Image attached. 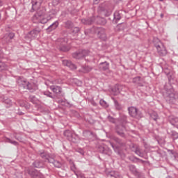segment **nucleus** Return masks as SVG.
Listing matches in <instances>:
<instances>
[{
    "label": "nucleus",
    "mask_w": 178,
    "mask_h": 178,
    "mask_svg": "<svg viewBox=\"0 0 178 178\" xmlns=\"http://www.w3.org/2000/svg\"><path fill=\"white\" fill-rule=\"evenodd\" d=\"M129 169L130 172H131L132 175H134L135 176H138V171L137 170L136 165H129Z\"/></svg>",
    "instance_id": "4be33fe9"
},
{
    "label": "nucleus",
    "mask_w": 178,
    "mask_h": 178,
    "mask_svg": "<svg viewBox=\"0 0 178 178\" xmlns=\"http://www.w3.org/2000/svg\"><path fill=\"white\" fill-rule=\"evenodd\" d=\"M1 49H2L0 47V59H2V58H3V53H2V51H1Z\"/></svg>",
    "instance_id": "c03bdc74"
},
{
    "label": "nucleus",
    "mask_w": 178,
    "mask_h": 178,
    "mask_svg": "<svg viewBox=\"0 0 178 178\" xmlns=\"http://www.w3.org/2000/svg\"><path fill=\"white\" fill-rule=\"evenodd\" d=\"M28 173L33 178H44L42 174L40 172V171L35 169L28 170Z\"/></svg>",
    "instance_id": "9d476101"
},
{
    "label": "nucleus",
    "mask_w": 178,
    "mask_h": 178,
    "mask_svg": "<svg viewBox=\"0 0 178 178\" xmlns=\"http://www.w3.org/2000/svg\"><path fill=\"white\" fill-rule=\"evenodd\" d=\"M134 152L136 154V155H138L139 156H143V152H141V149H140L139 147H136Z\"/></svg>",
    "instance_id": "4c0bfd02"
},
{
    "label": "nucleus",
    "mask_w": 178,
    "mask_h": 178,
    "mask_svg": "<svg viewBox=\"0 0 178 178\" xmlns=\"http://www.w3.org/2000/svg\"><path fill=\"white\" fill-rule=\"evenodd\" d=\"M22 86H24V88H26V90H29L30 91H35V84L33 83H30L27 81H22Z\"/></svg>",
    "instance_id": "ddd939ff"
},
{
    "label": "nucleus",
    "mask_w": 178,
    "mask_h": 178,
    "mask_svg": "<svg viewBox=\"0 0 178 178\" xmlns=\"http://www.w3.org/2000/svg\"><path fill=\"white\" fill-rule=\"evenodd\" d=\"M5 104H7L8 105H12V101L9 100V99H7V100H5Z\"/></svg>",
    "instance_id": "79ce46f5"
},
{
    "label": "nucleus",
    "mask_w": 178,
    "mask_h": 178,
    "mask_svg": "<svg viewBox=\"0 0 178 178\" xmlns=\"http://www.w3.org/2000/svg\"><path fill=\"white\" fill-rule=\"evenodd\" d=\"M12 136L14 137V138H15V140H17L18 141H20V140H22V138L19 136H22L21 132H13Z\"/></svg>",
    "instance_id": "c85d7f7f"
},
{
    "label": "nucleus",
    "mask_w": 178,
    "mask_h": 178,
    "mask_svg": "<svg viewBox=\"0 0 178 178\" xmlns=\"http://www.w3.org/2000/svg\"><path fill=\"white\" fill-rule=\"evenodd\" d=\"M100 0H94V3H98Z\"/></svg>",
    "instance_id": "de8ad7c7"
},
{
    "label": "nucleus",
    "mask_w": 178,
    "mask_h": 178,
    "mask_svg": "<svg viewBox=\"0 0 178 178\" xmlns=\"http://www.w3.org/2000/svg\"><path fill=\"white\" fill-rule=\"evenodd\" d=\"M108 120L111 122V123H115V119L112 117H108Z\"/></svg>",
    "instance_id": "37998d69"
},
{
    "label": "nucleus",
    "mask_w": 178,
    "mask_h": 178,
    "mask_svg": "<svg viewBox=\"0 0 178 178\" xmlns=\"http://www.w3.org/2000/svg\"><path fill=\"white\" fill-rule=\"evenodd\" d=\"M43 95H45L46 97H48L49 98L54 99V96L52 95V92H51L48 90L44 91Z\"/></svg>",
    "instance_id": "f704fd0d"
},
{
    "label": "nucleus",
    "mask_w": 178,
    "mask_h": 178,
    "mask_svg": "<svg viewBox=\"0 0 178 178\" xmlns=\"http://www.w3.org/2000/svg\"><path fill=\"white\" fill-rule=\"evenodd\" d=\"M114 22L115 23H118V22H119V20H120V19H122V15H120V13H119L118 11L114 13Z\"/></svg>",
    "instance_id": "bb28decb"
},
{
    "label": "nucleus",
    "mask_w": 178,
    "mask_h": 178,
    "mask_svg": "<svg viewBox=\"0 0 178 178\" xmlns=\"http://www.w3.org/2000/svg\"><path fill=\"white\" fill-rule=\"evenodd\" d=\"M92 70V68L90 66L83 65L82 66L81 72L83 73H89V72H91Z\"/></svg>",
    "instance_id": "a878e982"
},
{
    "label": "nucleus",
    "mask_w": 178,
    "mask_h": 178,
    "mask_svg": "<svg viewBox=\"0 0 178 178\" xmlns=\"http://www.w3.org/2000/svg\"><path fill=\"white\" fill-rule=\"evenodd\" d=\"M177 137H178V134H177Z\"/></svg>",
    "instance_id": "e2e57ef3"
},
{
    "label": "nucleus",
    "mask_w": 178,
    "mask_h": 178,
    "mask_svg": "<svg viewBox=\"0 0 178 178\" xmlns=\"http://www.w3.org/2000/svg\"><path fill=\"white\" fill-rule=\"evenodd\" d=\"M70 169L71 170H72V172H74V175H76V176H77V177H79V173H77V172H76V170H77V168H76V164H71L70 165Z\"/></svg>",
    "instance_id": "7c9ffc66"
},
{
    "label": "nucleus",
    "mask_w": 178,
    "mask_h": 178,
    "mask_svg": "<svg viewBox=\"0 0 178 178\" xmlns=\"http://www.w3.org/2000/svg\"><path fill=\"white\" fill-rule=\"evenodd\" d=\"M81 23L83 24H86L90 26V24H92V23H97V24H106V20H105V18L101 17L99 16L97 17H92L90 18H86V19H82Z\"/></svg>",
    "instance_id": "f03ea898"
},
{
    "label": "nucleus",
    "mask_w": 178,
    "mask_h": 178,
    "mask_svg": "<svg viewBox=\"0 0 178 178\" xmlns=\"http://www.w3.org/2000/svg\"><path fill=\"white\" fill-rule=\"evenodd\" d=\"M111 145H112V147H113V145L111 144Z\"/></svg>",
    "instance_id": "052dcab7"
},
{
    "label": "nucleus",
    "mask_w": 178,
    "mask_h": 178,
    "mask_svg": "<svg viewBox=\"0 0 178 178\" xmlns=\"http://www.w3.org/2000/svg\"><path fill=\"white\" fill-rule=\"evenodd\" d=\"M176 127H177V129H178V126H177Z\"/></svg>",
    "instance_id": "bf43d9fd"
},
{
    "label": "nucleus",
    "mask_w": 178,
    "mask_h": 178,
    "mask_svg": "<svg viewBox=\"0 0 178 178\" xmlns=\"http://www.w3.org/2000/svg\"><path fill=\"white\" fill-rule=\"evenodd\" d=\"M14 37H15V33H7L3 37V38L1 39V41L3 44H9V42H10L12 40H13Z\"/></svg>",
    "instance_id": "9b49d317"
},
{
    "label": "nucleus",
    "mask_w": 178,
    "mask_h": 178,
    "mask_svg": "<svg viewBox=\"0 0 178 178\" xmlns=\"http://www.w3.org/2000/svg\"><path fill=\"white\" fill-rule=\"evenodd\" d=\"M50 163H53L55 168H62V165H63L62 162L55 160L54 159V156H53V161L50 162Z\"/></svg>",
    "instance_id": "393cba45"
},
{
    "label": "nucleus",
    "mask_w": 178,
    "mask_h": 178,
    "mask_svg": "<svg viewBox=\"0 0 178 178\" xmlns=\"http://www.w3.org/2000/svg\"><path fill=\"white\" fill-rule=\"evenodd\" d=\"M173 1H178V0H173Z\"/></svg>",
    "instance_id": "4d7b16f0"
},
{
    "label": "nucleus",
    "mask_w": 178,
    "mask_h": 178,
    "mask_svg": "<svg viewBox=\"0 0 178 178\" xmlns=\"http://www.w3.org/2000/svg\"><path fill=\"white\" fill-rule=\"evenodd\" d=\"M99 69L105 72L109 69V64L106 61L101 63L99 64Z\"/></svg>",
    "instance_id": "aec40b11"
},
{
    "label": "nucleus",
    "mask_w": 178,
    "mask_h": 178,
    "mask_svg": "<svg viewBox=\"0 0 178 178\" xmlns=\"http://www.w3.org/2000/svg\"><path fill=\"white\" fill-rule=\"evenodd\" d=\"M170 122L172 126L177 127L178 126V118L177 117H171L170 118Z\"/></svg>",
    "instance_id": "5701e85b"
},
{
    "label": "nucleus",
    "mask_w": 178,
    "mask_h": 178,
    "mask_svg": "<svg viewBox=\"0 0 178 178\" xmlns=\"http://www.w3.org/2000/svg\"><path fill=\"white\" fill-rule=\"evenodd\" d=\"M153 42L159 56H166V55H168L166 47H165V44H163V43H162L159 39L154 38Z\"/></svg>",
    "instance_id": "f257e3e1"
},
{
    "label": "nucleus",
    "mask_w": 178,
    "mask_h": 178,
    "mask_svg": "<svg viewBox=\"0 0 178 178\" xmlns=\"http://www.w3.org/2000/svg\"><path fill=\"white\" fill-rule=\"evenodd\" d=\"M64 27L65 29H73V22L70 20H67L64 22Z\"/></svg>",
    "instance_id": "b1692460"
},
{
    "label": "nucleus",
    "mask_w": 178,
    "mask_h": 178,
    "mask_svg": "<svg viewBox=\"0 0 178 178\" xmlns=\"http://www.w3.org/2000/svg\"><path fill=\"white\" fill-rule=\"evenodd\" d=\"M98 37L102 38V40H105L106 38V35L105 34V29L99 28L97 31Z\"/></svg>",
    "instance_id": "a211bd4d"
},
{
    "label": "nucleus",
    "mask_w": 178,
    "mask_h": 178,
    "mask_svg": "<svg viewBox=\"0 0 178 178\" xmlns=\"http://www.w3.org/2000/svg\"><path fill=\"white\" fill-rule=\"evenodd\" d=\"M33 166L35 168H44V163L38 161V160H36L33 163Z\"/></svg>",
    "instance_id": "cd10ccee"
},
{
    "label": "nucleus",
    "mask_w": 178,
    "mask_h": 178,
    "mask_svg": "<svg viewBox=\"0 0 178 178\" xmlns=\"http://www.w3.org/2000/svg\"><path fill=\"white\" fill-rule=\"evenodd\" d=\"M99 104L102 106H103V108H108V103H106V102H105L104 99H101Z\"/></svg>",
    "instance_id": "e433bc0d"
},
{
    "label": "nucleus",
    "mask_w": 178,
    "mask_h": 178,
    "mask_svg": "<svg viewBox=\"0 0 178 178\" xmlns=\"http://www.w3.org/2000/svg\"><path fill=\"white\" fill-rule=\"evenodd\" d=\"M169 72H167V74H168Z\"/></svg>",
    "instance_id": "13d9d810"
},
{
    "label": "nucleus",
    "mask_w": 178,
    "mask_h": 178,
    "mask_svg": "<svg viewBox=\"0 0 178 178\" xmlns=\"http://www.w3.org/2000/svg\"><path fill=\"white\" fill-rule=\"evenodd\" d=\"M64 136L65 137H67L69 140V138H70L73 136V134H72V132L70 131V130H66L64 131Z\"/></svg>",
    "instance_id": "72a5a7b5"
},
{
    "label": "nucleus",
    "mask_w": 178,
    "mask_h": 178,
    "mask_svg": "<svg viewBox=\"0 0 178 178\" xmlns=\"http://www.w3.org/2000/svg\"><path fill=\"white\" fill-rule=\"evenodd\" d=\"M68 162H69V163H70V165H73V164L74 163V161H73V160H72V159H69V160H68Z\"/></svg>",
    "instance_id": "49530a36"
},
{
    "label": "nucleus",
    "mask_w": 178,
    "mask_h": 178,
    "mask_svg": "<svg viewBox=\"0 0 178 178\" xmlns=\"http://www.w3.org/2000/svg\"><path fill=\"white\" fill-rule=\"evenodd\" d=\"M172 136H175V132L172 133Z\"/></svg>",
    "instance_id": "6e6d98bb"
},
{
    "label": "nucleus",
    "mask_w": 178,
    "mask_h": 178,
    "mask_svg": "<svg viewBox=\"0 0 178 178\" xmlns=\"http://www.w3.org/2000/svg\"><path fill=\"white\" fill-rule=\"evenodd\" d=\"M132 81L138 87H143V86H144V81L140 76H136L134 78Z\"/></svg>",
    "instance_id": "dca6fc26"
},
{
    "label": "nucleus",
    "mask_w": 178,
    "mask_h": 178,
    "mask_svg": "<svg viewBox=\"0 0 178 178\" xmlns=\"http://www.w3.org/2000/svg\"><path fill=\"white\" fill-rule=\"evenodd\" d=\"M159 1H160V2H163V0H159Z\"/></svg>",
    "instance_id": "864d4df0"
},
{
    "label": "nucleus",
    "mask_w": 178,
    "mask_h": 178,
    "mask_svg": "<svg viewBox=\"0 0 178 178\" xmlns=\"http://www.w3.org/2000/svg\"><path fill=\"white\" fill-rule=\"evenodd\" d=\"M80 154H81V155H84V152H83V150H81V151L80 152Z\"/></svg>",
    "instance_id": "09e8293b"
},
{
    "label": "nucleus",
    "mask_w": 178,
    "mask_h": 178,
    "mask_svg": "<svg viewBox=\"0 0 178 178\" xmlns=\"http://www.w3.org/2000/svg\"><path fill=\"white\" fill-rule=\"evenodd\" d=\"M30 102H32V104H37V97L34 95H31L29 97Z\"/></svg>",
    "instance_id": "c9c22d12"
},
{
    "label": "nucleus",
    "mask_w": 178,
    "mask_h": 178,
    "mask_svg": "<svg viewBox=\"0 0 178 178\" xmlns=\"http://www.w3.org/2000/svg\"><path fill=\"white\" fill-rule=\"evenodd\" d=\"M58 49L61 52H68L70 51V44H67V38H59L56 41Z\"/></svg>",
    "instance_id": "20e7f679"
},
{
    "label": "nucleus",
    "mask_w": 178,
    "mask_h": 178,
    "mask_svg": "<svg viewBox=\"0 0 178 178\" xmlns=\"http://www.w3.org/2000/svg\"><path fill=\"white\" fill-rule=\"evenodd\" d=\"M91 134H92V133L90 132V131H83V136H88V135L91 136Z\"/></svg>",
    "instance_id": "a19ab883"
},
{
    "label": "nucleus",
    "mask_w": 178,
    "mask_h": 178,
    "mask_svg": "<svg viewBox=\"0 0 178 178\" xmlns=\"http://www.w3.org/2000/svg\"><path fill=\"white\" fill-rule=\"evenodd\" d=\"M63 65L64 66H67V67H70V69H72V70H74V69H77V67H76V65L73 64L72 61L69 60H63Z\"/></svg>",
    "instance_id": "f3484780"
},
{
    "label": "nucleus",
    "mask_w": 178,
    "mask_h": 178,
    "mask_svg": "<svg viewBox=\"0 0 178 178\" xmlns=\"http://www.w3.org/2000/svg\"><path fill=\"white\" fill-rule=\"evenodd\" d=\"M75 30H76V32H79V29L78 27H76V28H75Z\"/></svg>",
    "instance_id": "3c124183"
},
{
    "label": "nucleus",
    "mask_w": 178,
    "mask_h": 178,
    "mask_svg": "<svg viewBox=\"0 0 178 178\" xmlns=\"http://www.w3.org/2000/svg\"><path fill=\"white\" fill-rule=\"evenodd\" d=\"M161 17H163V14H161Z\"/></svg>",
    "instance_id": "603ef678"
},
{
    "label": "nucleus",
    "mask_w": 178,
    "mask_h": 178,
    "mask_svg": "<svg viewBox=\"0 0 178 178\" xmlns=\"http://www.w3.org/2000/svg\"><path fill=\"white\" fill-rule=\"evenodd\" d=\"M90 51L88 50H78L72 54V57L74 59H83L84 56H87Z\"/></svg>",
    "instance_id": "6e6552de"
},
{
    "label": "nucleus",
    "mask_w": 178,
    "mask_h": 178,
    "mask_svg": "<svg viewBox=\"0 0 178 178\" xmlns=\"http://www.w3.org/2000/svg\"><path fill=\"white\" fill-rule=\"evenodd\" d=\"M41 32V29L38 28H35L33 30L31 31L29 33V37L30 38H35L38 34Z\"/></svg>",
    "instance_id": "2eb2a0df"
},
{
    "label": "nucleus",
    "mask_w": 178,
    "mask_h": 178,
    "mask_svg": "<svg viewBox=\"0 0 178 178\" xmlns=\"http://www.w3.org/2000/svg\"><path fill=\"white\" fill-rule=\"evenodd\" d=\"M114 104L115 108L118 109V111H120V109H122V105H120L118 101L115 100Z\"/></svg>",
    "instance_id": "ea45409f"
},
{
    "label": "nucleus",
    "mask_w": 178,
    "mask_h": 178,
    "mask_svg": "<svg viewBox=\"0 0 178 178\" xmlns=\"http://www.w3.org/2000/svg\"><path fill=\"white\" fill-rule=\"evenodd\" d=\"M100 149H102V154H106V152H105V148H104L103 147H101Z\"/></svg>",
    "instance_id": "a18cd8bd"
},
{
    "label": "nucleus",
    "mask_w": 178,
    "mask_h": 178,
    "mask_svg": "<svg viewBox=\"0 0 178 178\" xmlns=\"http://www.w3.org/2000/svg\"><path fill=\"white\" fill-rule=\"evenodd\" d=\"M69 140L71 141V143H76L77 141H79V138L74 135H72V137L69 138Z\"/></svg>",
    "instance_id": "473e14b6"
},
{
    "label": "nucleus",
    "mask_w": 178,
    "mask_h": 178,
    "mask_svg": "<svg viewBox=\"0 0 178 178\" xmlns=\"http://www.w3.org/2000/svg\"><path fill=\"white\" fill-rule=\"evenodd\" d=\"M98 13L101 16H111L112 15V9L106 4H102L98 8Z\"/></svg>",
    "instance_id": "423d86ee"
},
{
    "label": "nucleus",
    "mask_w": 178,
    "mask_h": 178,
    "mask_svg": "<svg viewBox=\"0 0 178 178\" xmlns=\"http://www.w3.org/2000/svg\"><path fill=\"white\" fill-rule=\"evenodd\" d=\"M6 143H9L10 144H13V145H15V146L19 145V143L17 142L16 140H12V139H10L9 138H6Z\"/></svg>",
    "instance_id": "c756f323"
},
{
    "label": "nucleus",
    "mask_w": 178,
    "mask_h": 178,
    "mask_svg": "<svg viewBox=\"0 0 178 178\" xmlns=\"http://www.w3.org/2000/svg\"><path fill=\"white\" fill-rule=\"evenodd\" d=\"M164 97L170 104H176L178 99V93L175 91V89L170 88L166 90Z\"/></svg>",
    "instance_id": "7ed1b4c3"
},
{
    "label": "nucleus",
    "mask_w": 178,
    "mask_h": 178,
    "mask_svg": "<svg viewBox=\"0 0 178 178\" xmlns=\"http://www.w3.org/2000/svg\"><path fill=\"white\" fill-rule=\"evenodd\" d=\"M58 26H59V22L56 21L54 22L51 25H50L47 29V31H52L53 30H56V29L58 28Z\"/></svg>",
    "instance_id": "412c9836"
},
{
    "label": "nucleus",
    "mask_w": 178,
    "mask_h": 178,
    "mask_svg": "<svg viewBox=\"0 0 178 178\" xmlns=\"http://www.w3.org/2000/svg\"><path fill=\"white\" fill-rule=\"evenodd\" d=\"M50 19L51 18L44 13H41L39 12L35 14L33 16V20H37L38 23H41L42 24L48 23Z\"/></svg>",
    "instance_id": "39448f33"
},
{
    "label": "nucleus",
    "mask_w": 178,
    "mask_h": 178,
    "mask_svg": "<svg viewBox=\"0 0 178 178\" xmlns=\"http://www.w3.org/2000/svg\"><path fill=\"white\" fill-rule=\"evenodd\" d=\"M126 123H127V121L126 120V117H124L122 124L121 125L117 126V133L121 137H124V133H123V131L126 130V127H124Z\"/></svg>",
    "instance_id": "1a4fd4ad"
},
{
    "label": "nucleus",
    "mask_w": 178,
    "mask_h": 178,
    "mask_svg": "<svg viewBox=\"0 0 178 178\" xmlns=\"http://www.w3.org/2000/svg\"><path fill=\"white\" fill-rule=\"evenodd\" d=\"M0 19H1V14H0Z\"/></svg>",
    "instance_id": "680f3d73"
},
{
    "label": "nucleus",
    "mask_w": 178,
    "mask_h": 178,
    "mask_svg": "<svg viewBox=\"0 0 178 178\" xmlns=\"http://www.w3.org/2000/svg\"><path fill=\"white\" fill-rule=\"evenodd\" d=\"M128 111L130 116L132 118H136V119H141L143 118V114L136 107H129Z\"/></svg>",
    "instance_id": "0eeeda50"
},
{
    "label": "nucleus",
    "mask_w": 178,
    "mask_h": 178,
    "mask_svg": "<svg viewBox=\"0 0 178 178\" xmlns=\"http://www.w3.org/2000/svg\"><path fill=\"white\" fill-rule=\"evenodd\" d=\"M44 2V0H33L32 1V9L33 10H38L41 7V3Z\"/></svg>",
    "instance_id": "4468645a"
},
{
    "label": "nucleus",
    "mask_w": 178,
    "mask_h": 178,
    "mask_svg": "<svg viewBox=\"0 0 178 178\" xmlns=\"http://www.w3.org/2000/svg\"><path fill=\"white\" fill-rule=\"evenodd\" d=\"M150 118L151 119L156 122V120H158V114L156 113H153L152 114H151Z\"/></svg>",
    "instance_id": "58836bf2"
},
{
    "label": "nucleus",
    "mask_w": 178,
    "mask_h": 178,
    "mask_svg": "<svg viewBox=\"0 0 178 178\" xmlns=\"http://www.w3.org/2000/svg\"><path fill=\"white\" fill-rule=\"evenodd\" d=\"M2 5H3V3L0 0V6H2Z\"/></svg>",
    "instance_id": "8fccbe9b"
},
{
    "label": "nucleus",
    "mask_w": 178,
    "mask_h": 178,
    "mask_svg": "<svg viewBox=\"0 0 178 178\" xmlns=\"http://www.w3.org/2000/svg\"><path fill=\"white\" fill-rule=\"evenodd\" d=\"M40 156L44 160V162H48L49 163L54 162V156L48 154L47 152L41 153Z\"/></svg>",
    "instance_id": "f8f14e48"
},
{
    "label": "nucleus",
    "mask_w": 178,
    "mask_h": 178,
    "mask_svg": "<svg viewBox=\"0 0 178 178\" xmlns=\"http://www.w3.org/2000/svg\"><path fill=\"white\" fill-rule=\"evenodd\" d=\"M50 90H51V91L53 92H54V94H61L62 93V88H60V86H51Z\"/></svg>",
    "instance_id": "6ab92c4d"
},
{
    "label": "nucleus",
    "mask_w": 178,
    "mask_h": 178,
    "mask_svg": "<svg viewBox=\"0 0 178 178\" xmlns=\"http://www.w3.org/2000/svg\"><path fill=\"white\" fill-rule=\"evenodd\" d=\"M7 69L8 66L6 64L0 60V72H2V70H6Z\"/></svg>",
    "instance_id": "2f4dec72"
},
{
    "label": "nucleus",
    "mask_w": 178,
    "mask_h": 178,
    "mask_svg": "<svg viewBox=\"0 0 178 178\" xmlns=\"http://www.w3.org/2000/svg\"><path fill=\"white\" fill-rule=\"evenodd\" d=\"M118 178H122V176H118Z\"/></svg>",
    "instance_id": "5fc2aeb1"
}]
</instances>
